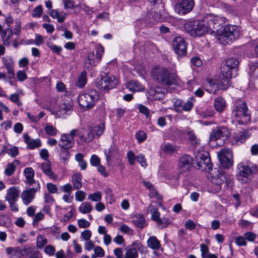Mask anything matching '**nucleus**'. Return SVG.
<instances>
[{"instance_id": "35", "label": "nucleus", "mask_w": 258, "mask_h": 258, "mask_svg": "<svg viewBox=\"0 0 258 258\" xmlns=\"http://www.w3.org/2000/svg\"><path fill=\"white\" fill-rule=\"evenodd\" d=\"M150 207L152 208L151 209L152 219L156 221L159 224H161L163 222V220L162 218H160V213L158 212V209L153 207L152 205H150Z\"/></svg>"}, {"instance_id": "37", "label": "nucleus", "mask_w": 258, "mask_h": 258, "mask_svg": "<svg viewBox=\"0 0 258 258\" xmlns=\"http://www.w3.org/2000/svg\"><path fill=\"white\" fill-rule=\"evenodd\" d=\"M3 151L12 157H15L19 154L18 148L15 146L10 148L7 146L5 147L3 149Z\"/></svg>"}, {"instance_id": "26", "label": "nucleus", "mask_w": 258, "mask_h": 258, "mask_svg": "<svg viewBox=\"0 0 258 258\" xmlns=\"http://www.w3.org/2000/svg\"><path fill=\"white\" fill-rule=\"evenodd\" d=\"M147 246L153 250H158L161 247L160 241L155 236H150L147 241Z\"/></svg>"}, {"instance_id": "8", "label": "nucleus", "mask_w": 258, "mask_h": 258, "mask_svg": "<svg viewBox=\"0 0 258 258\" xmlns=\"http://www.w3.org/2000/svg\"><path fill=\"white\" fill-rule=\"evenodd\" d=\"M118 84V80L111 74H107L98 81L96 86L100 89L109 90L115 88Z\"/></svg>"}, {"instance_id": "36", "label": "nucleus", "mask_w": 258, "mask_h": 258, "mask_svg": "<svg viewBox=\"0 0 258 258\" xmlns=\"http://www.w3.org/2000/svg\"><path fill=\"white\" fill-rule=\"evenodd\" d=\"M87 83V72L85 71H82L78 77L77 82V86L80 88H83Z\"/></svg>"}, {"instance_id": "4", "label": "nucleus", "mask_w": 258, "mask_h": 258, "mask_svg": "<svg viewBox=\"0 0 258 258\" xmlns=\"http://www.w3.org/2000/svg\"><path fill=\"white\" fill-rule=\"evenodd\" d=\"M98 97V93L96 90H87L79 94L77 98L78 102L83 109L88 110L94 107Z\"/></svg>"}, {"instance_id": "50", "label": "nucleus", "mask_w": 258, "mask_h": 258, "mask_svg": "<svg viewBox=\"0 0 258 258\" xmlns=\"http://www.w3.org/2000/svg\"><path fill=\"white\" fill-rule=\"evenodd\" d=\"M34 247V246L29 245L25 246L23 248V256H25L26 258L31 253L35 254V252L32 251Z\"/></svg>"}, {"instance_id": "47", "label": "nucleus", "mask_w": 258, "mask_h": 258, "mask_svg": "<svg viewBox=\"0 0 258 258\" xmlns=\"http://www.w3.org/2000/svg\"><path fill=\"white\" fill-rule=\"evenodd\" d=\"M16 170V166L14 163H9L5 169V173L8 176H11Z\"/></svg>"}, {"instance_id": "32", "label": "nucleus", "mask_w": 258, "mask_h": 258, "mask_svg": "<svg viewBox=\"0 0 258 258\" xmlns=\"http://www.w3.org/2000/svg\"><path fill=\"white\" fill-rule=\"evenodd\" d=\"M238 63L239 61L237 59L231 57L225 60L223 64L236 72Z\"/></svg>"}, {"instance_id": "46", "label": "nucleus", "mask_w": 258, "mask_h": 258, "mask_svg": "<svg viewBox=\"0 0 258 258\" xmlns=\"http://www.w3.org/2000/svg\"><path fill=\"white\" fill-rule=\"evenodd\" d=\"M46 134L50 136H55L57 135L58 131L51 125L47 124L44 128Z\"/></svg>"}, {"instance_id": "56", "label": "nucleus", "mask_w": 258, "mask_h": 258, "mask_svg": "<svg viewBox=\"0 0 258 258\" xmlns=\"http://www.w3.org/2000/svg\"><path fill=\"white\" fill-rule=\"evenodd\" d=\"M127 158L130 164L133 165L135 163V160L137 159V157H136L133 151L130 150L127 153Z\"/></svg>"}, {"instance_id": "45", "label": "nucleus", "mask_w": 258, "mask_h": 258, "mask_svg": "<svg viewBox=\"0 0 258 258\" xmlns=\"http://www.w3.org/2000/svg\"><path fill=\"white\" fill-rule=\"evenodd\" d=\"M88 199L93 202H100L102 199V194L100 191H96L93 194H90Z\"/></svg>"}, {"instance_id": "11", "label": "nucleus", "mask_w": 258, "mask_h": 258, "mask_svg": "<svg viewBox=\"0 0 258 258\" xmlns=\"http://www.w3.org/2000/svg\"><path fill=\"white\" fill-rule=\"evenodd\" d=\"M220 163L224 167L229 168L233 165V155L231 150L222 149L218 153Z\"/></svg>"}, {"instance_id": "3", "label": "nucleus", "mask_w": 258, "mask_h": 258, "mask_svg": "<svg viewBox=\"0 0 258 258\" xmlns=\"http://www.w3.org/2000/svg\"><path fill=\"white\" fill-rule=\"evenodd\" d=\"M231 116L239 124H245L249 121L250 114L246 102L242 100H236L232 110Z\"/></svg>"}, {"instance_id": "60", "label": "nucleus", "mask_w": 258, "mask_h": 258, "mask_svg": "<svg viewBox=\"0 0 258 258\" xmlns=\"http://www.w3.org/2000/svg\"><path fill=\"white\" fill-rule=\"evenodd\" d=\"M104 53V48L102 46H97L96 51V58L98 61L101 59L102 56Z\"/></svg>"}, {"instance_id": "16", "label": "nucleus", "mask_w": 258, "mask_h": 258, "mask_svg": "<svg viewBox=\"0 0 258 258\" xmlns=\"http://www.w3.org/2000/svg\"><path fill=\"white\" fill-rule=\"evenodd\" d=\"M75 144V140L70 137L67 134L61 135L58 146L62 149H69L72 148Z\"/></svg>"}, {"instance_id": "1", "label": "nucleus", "mask_w": 258, "mask_h": 258, "mask_svg": "<svg viewBox=\"0 0 258 258\" xmlns=\"http://www.w3.org/2000/svg\"><path fill=\"white\" fill-rule=\"evenodd\" d=\"M217 18L208 17L202 20H195L186 22L184 28L190 35L196 37L201 36L206 33H211L212 29H216L219 24L215 21Z\"/></svg>"}, {"instance_id": "41", "label": "nucleus", "mask_w": 258, "mask_h": 258, "mask_svg": "<svg viewBox=\"0 0 258 258\" xmlns=\"http://www.w3.org/2000/svg\"><path fill=\"white\" fill-rule=\"evenodd\" d=\"M192 99L189 98L186 101H184L182 108H180L181 112L183 110L185 111H189L191 110L194 106Z\"/></svg>"}, {"instance_id": "43", "label": "nucleus", "mask_w": 258, "mask_h": 258, "mask_svg": "<svg viewBox=\"0 0 258 258\" xmlns=\"http://www.w3.org/2000/svg\"><path fill=\"white\" fill-rule=\"evenodd\" d=\"M138 252L136 247L129 248L125 252L124 258H138Z\"/></svg>"}, {"instance_id": "63", "label": "nucleus", "mask_w": 258, "mask_h": 258, "mask_svg": "<svg viewBox=\"0 0 258 258\" xmlns=\"http://www.w3.org/2000/svg\"><path fill=\"white\" fill-rule=\"evenodd\" d=\"M77 222L79 227L81 228H87L90 225V222L84 219H79Z\"/></svg>"}, {"instance_id": "54", "label": "nucleus", "mask_w": 258, "mask_h": 258, "mask_svg": "<svg viewBox=\"0 0 258 258\" xmlns=\"http://www.w3.org/2000/svg\"><path fill=\"white\" fill-rule=\"evenodd\" d=\"M64 9L66 10L73 9L75 8L74 2L72 0H62Z\"/></svg>"}, {"instance_id": "22", "label": "nucleus", "mask_w": 258, "mask_h": 258, "mask_svg": "<svg viewBox=\"0 0 258 258\" xmlns=\"http://www.w3.org/2000/svg\"><path fill=\"white\" fill-rule=\"evenodd\" d=\"M19 194L20 192L15 187H11L7 189L5 200L8 202L17 201Z\"/></svg>"}, {"instance_id": "49", "label": "nucleus", "mask_w": 258, "mask_h": 258, "mask_svg": "<svg viewBox=\"0 0 258 258\" xmlns=\"http://www.w3.org/2000/svg\"><path fill=\"white\" fill-rule=\"evenodd\" d=\"M68 150L69 149H60L59 156L60 159L63 160L64 162L67 161L70 158V154Z\"/></svg>"}, {"instance_id": "2", "label": "nucleus", "mask_w": 258, "mask_h": 258, "mask_svg": "<svg viewBox=\"0 0 258 258\" xmlns=\"http://www.w3.org/2000/svg\"><path fill=\"white\" fill-rule=\"evenodd\" d=\"M221 72L223 78H221L216 82L209 80L208 82L209 86L212 87L213 89H211L210 91L207 89V91L211 93H215L216 90H226L230 86V79L232 77L234 74H235L236 71L232 70L230 68L222 64L221 67Z\"/></svg>"}, {"instance_id": "21", "label": "nucleus", "mask_w": 258, "mask_h": 258, "mask_svg": "<svg viewBox=\"0 0 258 258\" xmlns=\"http://www.w3.org/2000/svg\"><path fill=\"white\" fill-rule=\"evenodd\" d=\"M23 138L24 142L27 145L28 148L30 149H34L41 146V142L40 139H32L28 134H24Z\"/></svg>"}, {"instance_id": "17", "label": "nucleus", "mask_w": 258, "mask_h": 258, "mask_svg": "<svg viewBox=\"0 0 258 258\" xmlns=\"http://www.w3.org/2000/svg\"><path fill=\"white\" fill-rule=\"evenodd\" d=\"M104 152L107 162L120 155L118 147L115 144L111 145L108 149L104 150Z\"/></svg>"}, {"instance_id": "39", "label": "nucleus", "mask_w": 258, "mask_h": 258, "mask_svg": "<svg viewBox=\"0 0 258 258\" xmlns=\"http://www.w3.org/2000/svg\"><path fill=\"white\" fill-rule=\"evenodd\" d=\"M94 137H100L104 132L105 125L103 123H101L93 127H91Z\"/></svg>"}, {"instance_id": "33", "label": "nucleus", "mask_w": 258, "mask_h": 258, "mask_svg": "<svg viewBox=\"0 0 258 258\" xmlns=\"http://www.w3.org/2000/svg\"><path fill=\"white\" fill-rule=\"evenodd\" d=\"M93 209V207L90 202L82 203L79 207V211L83 214L90 213Z\"/></svg>"}, {"instance_id": "6", "label": "nucleus", "mask_w": 258, "mask_h": 258, "mask_svg": "<svg viewBox=\"0 0 258 258\" xmlns=\"http://www.w3.org/2000/svg\"><path fill=\"white\" fill-rule=\"evenodd\" d=\"M217 173L212 176L211 182L215 186L216 190L221 189V186L225 183V186L228 188H231L233 185V176L227 174L222 171H217Z\"/></svg>"}, {"instance_id": "28", "label": "nucleus", "mask_w": 258, "mask_h": 258, "mask_svg": "<svg viewBox=\"0 0 258 258\" xmlns=\"http://www.w3.org/2000/svg\"><path fill=\"white\" fill-rule=\"evenodd\" d=\"M214 105L215 110L217 112L221 113L224 110L226 103L224 98L221 97H218L215 99Z\"/></svg>"}, {"instance_id": "52", "label": "nucleus", "mask_w": 258, "mask_h": 258, "mask_svg": "<svg viewBox=\"0 0 258 258\" xmlns=\"http://www.w3.org/2000/svg\"><path fill=\"white\" fill-rule=\"evenodd\" d=\"M235 242L239 246H246L247 242L244 237L242 236H237L235 238Z\"/></svg>"}, {"instance_id": "31", "label": "nucleus", "mask_w": 258, "mask_h": 258, "mask_svg": "<svg viewBox=\"0 0 258 258\" xmlns=\"http://www.w3.org/2000/svg\"><path fill=\"white\" fill-rule=\"evenodd\" d=\"M73 108V104L71 102L64 103L60 104L59 106V112L60 114L64 115L70 114Z\"/></svg>"}, {"instance_id": "59", "label": "nucleus", "mask_w": 258, "mask_h": 258, "mask_svg": "<svg viewBox=\"0 0 258 258\" xmlns=\"http://www.w3.org/2000/svg\"><path fill=\"white\" fill-rule=\"evenodd\" d=\"M244 236L245 240H247L250 242H253L256 237V235L252 232H246Z\"/></svg>"}, {"instance_id": "14", "label": "nucleus", "mask_w": 258, "mask_h": 258, "mask_svg": "<svg viewBox=\"0 0 258 258\" xmlns=\"http://www.w3.org/2000/svg\"><path fill=\"white\" fill-rule=\"evenodd\" d=\"M39 183H36V186L29 189L24 190L21 196L24 204L29 205L34 199L36 191L40 189Z\"/></svg>"}, {"instance_id": "48", "label": "nucleus", "mask_w": 258, "mask_h": 258, "mask_svg": "<svg viewBox=\"0 0 258 258\" xmlns=\"http://www.w3.org/2000/svg\"><path fill=\"white\" fill-rule=\"evenodd\" d=\"M42 13V6L39 5L34 9L32 12V16L33 17L40 18L41 16Z\"/></svg>"}, {"instance_id": "18", "label": "nucleus", "mask_w": 258, "mask_h": 258, "mask_svg": "<svg viewBox=\"0 0 258 258\" xmlns=\"http://www.w3.org/2000/svg\"><path fill=\"white\" fill-rule=\"evenodd\" d=\"M2 62L7 70V73L9 75V79H11L14 78L15 73L14 67L15 62L12 57L9 56L3 57Z\"/></svg>"}, {"instance_id": "51", "label": "nucleus", "mask_w": 258, "mask_h": 258, "mask_svg": "<svg viewBox=\"0 0 258 258\" xmlns=\"http://www.w3.org/2000/svg\"><path fill=\"white\" fill-rule=\"evenodd\" d=\"M86 194L83 190H78L75 193V199L78 202H82L86 198Z\"/></svg>"}, {"instance_id": "53", "label": "nucleus", "mask_w": 258, "mask_h": 258, "mask_svg": "<svg viewBox=\"0 0 258 258\" xmlns=\"http://www.w3.org/2000/svg\"><path fill=\"white\" fill-rule=\"evenodd\" d=\"M215 111L212 109H206L200 113V115L204 118L213 116Z\"/></svg>"}, {"instance_id": "40", "label": "nucleus", "mask_w": 258, "mask_h": 258, "mask_svg": "<svg viewBox=\"0 0 258 258\" xmlns=\"http://www.w3.org/2000/svg\"><path fill=\"white\" fill-rule=\"evenodd\" d=\"M94 138V136L91 127L87 131L86 136L85 135L80 136V139L86 143L91 142Z\"/></svg>"}, {"instance_id": "27", "label": "nucleus", "mask_w": 258, "mask_h": 258, "mask_svg": "<svg viewBox=\"0 0 258 258\" xmlns=\"http://www.w3.org/2000/svg\"><path fill=\"white\" fill-rule=\"evenodd\" d=\"M126 88L132 92L142 91L144 88L139 82L132 80L128 82L126 85Z\"/></svg>"}, {"instance_id": "61", "label": "nucleus", "mask_w": 258, "mask_h": 258, "mask_svg": "<svg viewBox=\"0 0 258 258\" xmlns=\"http://www.w3.org/2000/svg\"><path fill=\"white\" fill-rule=\"evenodd\" d=\"M136 138L140 142L144 141L147 138L146 134L142 131H138L136 134Z\"/></svg>"}, {"instance_id": "24", "label": "nucleus", "mask_w": 258, "mask_h": 258, "mask_svg": "<svg viewBox=\"0 0 258 258\" xmlns=\"http://www.w3.org/2000/svg\"><path fill=\"white\" fill-rule=\"evenodd\" d=\"M196 158L198 162V165L199 166V168H200V167H202V165L204 164L207 166L209 170L212 169L211 159L207 155L198 154L196 155Z\"/></svg>"}, {"instance_id": "25", "label": "nucleus", "mask_w": 258, "mask_h": 258, "mask_svg": "<svg viewBox=\"0 0 258 258\" xmlns=\"http://www.w3.org/2000/svg\"><path fill=\"white\" fill-rule=\"evenodd\" d=\"M24 173L27 179V183L30 185H32L34 184L36 185V183H39L38 181H36L34 179V170L32 168H26L24 171Z\"/></svg>"}, {"instance_id": "23", "label": "nucleus", "mask_w": 258, "mask_h": 258, "mask_svg": "<svg viewBox=\"0 0 258 258\" xmlns=\"http://www.w3.org/2000/svg\"><path fill=\"white\" fill-rule=\"evenodd\" d=\"M40 166L43 172L48 177L52 179H55L57 176L51 170V164L50 161L47 160L45 162L42 163Z\"/></svg>"}, {"instance_id": "10", "label": "nucleus", "mask_w": 258, "mask_h": 258, "mask_svg": "<svg viewBox=\"0 0 258 258\" xmlns=\"http://www.w3.org/2000/svg\"><path fill=\"white\" fill-rule=\"evenodd\" d=\"M172 46L174 51L178 55L183 56L187 54V44L183 37H175L173 40Z\"/></svg>"}, {"instance_id": "55", "label": "nucleus", "mask_w": 258, "mask_h": 258, "mask_svg": "<svg viewBox=\"0 0 258 258\" xmlns=\"http://www.w3.org/2000/svg\"><path fill=\"white\" fill-rule=\"evenodd\" d=\"M94 52L90 53L88 54V60L86 61L85 65L86 67H90L92 66H95V61L94 60Z\"/></svg>"}, {"instance_id": "30", "label": "nucleus", "mask_w": 258, "mask_h": 258, "mask_svg": "<svg viewBox=\"0 0 258 258\" xmlns=\"http://www.w3.org/2000/svg\"><path fill=\"white\" fill-rule=\"evenodd\" d=\"M82 175L81 173L77 172L73 175L72 181L75 189H79L82 187Z\"/></svg>"}, {"instance_id": "9", "label": "nucleus", "mask_w": 258, "mask_h": 258, "mask_svg": "<svg viewBox=\"0 0 258 258\" xmlns=\"http://www.w3.org/2000/svg\"><path fill=\"white\" fill-rule=\"evenodd\" d=\"M194 6V0H178L174 10L179 15H184L191 11Z\"/></svg>"}, {"instance_id": "38", "label": "nucleus", "mask_w": 258, "mask_h": 258, "mask_svg": "<svg viewBox=\"0 0 258 258\" xmlns=\"http://www.w3.org/2000/svg\"><path fill=\"white\" fill-rule=\"evenodd\" d=\"M147 18L149 19V22L153 24L158 22L160 19L159 14L152 10L147 14Z\"/></svg>"}, {"instance_id": "34", "label": "nucleus", "mask_w": 258, "mask_h": 258, "mask_svg": "<svg viewBox=\"0 0 258 258\" xmlns=\"http://www.w3.org/2000/svg\"><path fill=\"white\" fill-rule=\"evenodd\" d=\"M133 223L138 227L143 228L145 226V221L142 215L135 216L133 220Z\"/></svg>"}, {"instance_id": "42", "label": "nucleus", "mask_w": 258, "mask_h": 258, "mask_svg": "<svg viewBox=\"0 0 258 258\" xmlns=\"http://www.w3.org/2000/svg\"><path fill=\"white\" fill-rule=\"evenodd\" d=\"M162 151L166 154H172L176 151V147L171 144H165L162 148Z\"/></svg>"}, {"instance_id": "7", "label": "nucleus", "mask_w": 258, "mask_h": 258, "mask_svg": "<svg viewBox=\"0 0 258 258\" xmlns=\"http://www.w3.org/2000/svg\"><path fill=\"white\" fill-rule=\"evenodd\" d=\"M240 35L238 28L235 25H229L224 28V32L219 36L220 43L226 45L238 39Z\"/></svg>"}, {"instance_id": "64", "label": "nucleus", "mask_w": 258, "mask_h": 258, "mask_svg": "<svg viewBox=\"0 0 258 258\" xmlns=\"http://www.w3.org/2000/svg\"><path fill=\"white\" fill-rule=\"evenodd\" d=\"M48 47L53 53L56 54H59L62 49L61 47L53 44L48 45Z\"/></svg>"}, {"instance_id": "62", "label": "nucleus", "mask_w": 258, "mask_h": 258, "mask_svg": "<svg viewBox=\"0 0 258 258\" xmlns=\"http://www.w3.org/2000/svg\"><path fill=\"white\" fill-rule=\"evenodd\" d=\"M100 159L96 155H93L90 158V163L92 166H98L100 164Z\"/></svg>"}, {"instance_id": "29", "label": "nucleus", "mask_w": 258, "mask_h": 258, "mask_svg": "<svg viewBox=\"0 0 258 258\" xmlns=\"http://www.w3.org/2000/svg\"><path fill=\"white\" fill-rule=\"evenodd\" d=\"M49 14L53 19H57L58 23H63L67 16L66 13H63L62 15H59V12L57 9H50L49 11Z\"/></svg>"}, {"instance_id": "12", "label": "nucleus", "mask_w": 258, "mask_h": 258, "mask_svg": "<svg viewBox=\"0 0 258 258\" xmlns=\"http://www.w3.org/2000/svg\"><path fill=\"white\" fill-rule=\"evenodd\" d=\"M237 167L240 175L247 178L250 179V176L257 171L256 166L251 163L247 165L241 163L238 165Z\"/></svg>"}, {"instance_id": "20", "label": "nucleus", "mask_w": 258, "mask_h": 258, "mask_svg": "<svg viewBox=\"0 0 258 258\" xmlns=\"http://www.w3.org/2000/svg\"><path fill=\"white\" fill-rule=\"evenodd\" d=\"M149 98L151 99L159 100L164 97V91L161 88L153 86L151 87L148 91Z\"/></svg>"}, {"instance_id": "19", "label": "nucleus", "mask_w": 258, "mask_h": 258, "mask_svg": "<svg viewBox=\"0 0 258 258\" xmlns=\"http://www.w3.org/2000/svg\"><path fill=\"white\" fill-rule=\"evenodd\" d=\"M13 34L11 27L3 29L1 34L3 45L7 46L11 45L13 41Z\"/></svg>"}, {"instance_id": "44", "label": "nucleus", "mask_w": 258, "mask_h": 258, "mask_svg": "<svg viewBox=\"0 0 258 258\" xmlns=\"http://www.w3.org/2000/svg\"><path fill=\"white\" fill-rule=\"evenodd\" d=\"M200 250L202 258H207L210 255L213 254L209 252V247L204 243H202L200 245Z\"/></svg>"}, {"instance_id": "5", "label": "nucleus", "mask_w": 258, "mask_h": 258, "mask_svg": "<svg viewBox=\"0 0 258 258\" xmlns=\"http://www.w3.org/2000/svg\"><path fill=\"white\" fill-rule=\"evenodd\" d=\"M152 76L154 80L161 84L168 86L174 83V77L165 68L157 67L152 71Z\"/></svg>"}, {"instance_id": "57", "label": "nucleus", "mask_w": 258, "mask_h": 258, "mask_svg": "<svg viewBox=\"0 0 258 258\" xmlns=\"http://www.w3.org/2000/svg\"><path fill=\"white\" fill-rule=\"evenodd\" d=\"M47 239L43 236H40L38 237L37 240V246L39 248H42L47 244Z\"/></svg>"}, {"instance_id": "58", "label": "nucleus", "mask_w": 258, "mask_h": 258, "mask_svg": "<svg viewBox=\"0 0 258 258\" xmlns=\"http://www.w3.org/2000/svg\"><path fill=\"white\" fill-rule=\"evenodd\" d=\"M188 141L191 144L196 147L197 145L199 144V140L197 139L196 135L192 133H189L188 134Z\"/></svg>"}, {"instance_id": "13", "label": "nucleus", "mask_w": 258, "mask_h": 258, "mask_svg": "<svg viewBox=\"0 0 258 258\" xmlns=\"http://www.w3.org/2000/svg\"><path fill=\"white\" fill-rule=\"evenodd\" d=\"M192 164V158L188 155L184 154L179 159L178 163V171L180 173L188 172Z\"/></svg>"}, {"instance_id": "15", "label": "nucleus", "mask_w": 258, "mask_h": 258, "mask_svg": "<svg viewBox=\"0 0 258 258\" xmlns=\"http://www.w3.org/2000/svg\"><path fill=\"white\" fill-rule=\"evenodd\" d=\"M229 136V133L226 128L224 127H217L212 130L210 135V142L215 141L221 138H227Z\"/></svg>"}]
</instances>
